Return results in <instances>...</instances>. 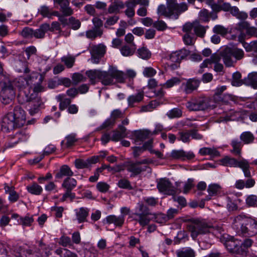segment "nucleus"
<instances>
[{
  "label": "nucleus",
  "instance_id": "46",
  "mask_svg": "<svg viewBox=\"0 0 257 257\" xmlns=\"http://www.w3.org/2000/svg\"><path fill=\"white\" fill-rule=\"evenodd\" d=\"M160 104V102L157 100H153L147 105L141 107L140 111L141 112L151 111Z\"/></svg>",
  "mask_w": 257,
  "mask_h": 257
},
{
  "label": "nucleus",
  "instance_id": "3",
  "mask_svg": "<svg viewBox=\"0 0 257 257\" xmlns=\"http://www.w3.org/2000/svg\"><path fill=\"white\" fill-rule=\"evenodd\" d=\"M214 227L211 222L201 218L192 219L187 225V228L194 239L199 234L210 233Z\"/></svg>",
  "mask_w": 257,
  "mask_h": 257
},
{
  "label": "nucleus",
  "instance_id": "58",
  "mask_svg": "<svg viewBox=\"0 0 257 257\" xmlns=\"http://www.w3.org/2000/svg\"><path fill=\"white\" fill-rule=\"evenodd\" d=\"M181 82V80L177 77H172L170 79L168 80L166 82L162 85L163 87L166 88H171L174 85L178 84Z\"/></svg>",
  "mask_w": 257,
  "mask_h": 257
},
{
  "label": "nucleus",
  "instance_id": "20",
  "mask_svg": "<svg viewBox=\"0 0 257 257\" xmlns=\"http://www.w3.org/2000/svg\"><path fill=\"white\" fill-rule=\"evenodd\" d=\"M220 55L226 67H231L233 65L234 61L232 58L233 55L231 54L230 48L227 47L224 49L221 52Z\"/></svg>",
  "mask_w": 257,
  "mask_h": 257
},
{
  "label": "nucleus",
  "instance_id": "25",
  "mask_svg": "<svg viewBox=\"0 0 257 257\" xmlns=\"http://www.w3.org/2000/svg\"><path fill=\"white\" fill-rule=\"evenodd\" d=\"M78 139L75 134L72 133L67 136L61 145L63 149L69 148L74 146Z\"/></svg>",
  "mask_w": 257,
  "mask_h": 257
},
{
  "label": "nucleus",
  "instance_id": "64",
  "mask_svg": "<svg viewBox=\"0 0 257 257\" xmlns=\"http://www.w3.org/2000/svg\"><path fill=\"white\" fill-rule=\"evenodd\" d=\"M247 52L253 51L257 53V41H253L244 46Z\"/></svg>",
  "mask_w": 257,
  "mask_h": 257
},
{
  "label": "nucleus",
  "instance_id": "4",
  "mask_svg": "<svg viewBox=\"0 0 257 257\" xmlns=\"http://www.w3.org/2000/svg\"><path fill=\"white\" fill-rule=\"evenodd\" d=\"M234 221H243L240 231L243 235L252 236L257 234V220L244 214H240L234 218Z\"/></svg>",
  "mask_w": 257,
  "mask_h": 257
},
{
  "label": "nucleus",
  "instance_id": "41",
  "mask_svg": "<svg viewBox=\"0 0 257 257\" xmlns=\"http://www.w3.org/2000/svg\"><path fill=\"white\" fill-rule=\"evenodd\" d=\"M106 52V47L102 44L93 46L91 47V54L96 55L99 57H103Z\"/></svg>",
  "mask_w": 257,
  "mask_h": 257
},
{
  "label": "nucleus",
  "instance_id": "23",
  "mask_svg": "<svg viewBox=\"0 0 257 257\" xmlns=\"http://www.w3.org/2000/svg\"><path fill=\"white\" fill-rule=\"evenodd\" d=\"M105 220L107 224H114L116 226L121 227L124 223V217L123 215L117 216L114 215H110L105 218Z\"/></svg>",
  "mask_w": 257,
  "mask_h": 257
},
{
  "label": "nucleus",
  "instance_id": "44",
  "mask_svg": "<svg viewBox=\"0 0 257 257\" xmlns=\"http://www.w3.org/2000/svg\"><path fill=\"white\" fill-rule=\"evenodd\" d=\"M113 77L115 83H123L125 80V73L115 69H112Z\"/></svg>",
  "mask_w": 257,
  "mask_h": 257
},
{
  "label": "nucleus",
  "instance_id": "62",
  "mask_svg": "<svg viewBox=\"0 0 257 257\" xmlns=\"http://www.w3.org/2000/svg\"><path fill=\"white\" fill-rule=\"evenodd\" d=\"M60 11L64 16H70L73 13V11L69 6V3L60 7Z\"/></svg>",
  "mask_w": 257,
  "mask_h": 257
},
{
  "label": "nucleus",
  "instance_id": "21",
  "mask_svg": "<svg viewBox=\"0 0 257 257\" xmlns=\"http://www.w3.org/2000/svg\"><path fill=\"white\" fill-rule=\"evenodd\" d=\"M38 13L43 17L51 19L53 16H58L59 12L54 11L52 8L46 5H43L38 9Z\"/></svg>",
  "mask_w": 257,
  "mask_h": 257
},
{
  "label": "nucleus",
  "instance_id": "36",
  "mask_svg": "<svg viewBox=\"0 0 257 257\" xmlns=\"http://www.w3.org/2000/svg\"><path fill=\"white\" fill-rule=\"evenodd\" d=\"M77 182L76 179L71 177H66L62 184V187L65 190H73L77 186Z\"/></svg>",
  "mask_w": 257,
  "mask_h": 257
},
{
  "label": "nucleus",
  "instance_id": "16",
  "mask_svg": "<svg viewBox=\"0 0 257 257\" xmlns=\"http://www.w3.org/2000/svg\"><path fill=\"white\" fill-rule=\"evenodd\" d=\"M170 156L174 159L185 160L192 159L194 158L195 155L191 152H186L183 150H174L171 152Z\"/></svg>",
  "mask_w": 257,
  "mask_h": 257
},
{
  "label": "nucleus",
  "instance_id": "52",
  "mask_svg": "<svg viewBox=\"0 0 257 257\" xmlns=\"http://www.w3.org/2000/svg\"><path fill=\"white\" fill-rule=\"evenodd\" d=\"M34 221L32 216L26 215L23 217H20L18 220L19 223L23 226H30Z\"/></svg>",
  "mask_w": 257,
  "mask_h": 257
},
{
  "label": "nucleus",
  "instance_id": "15",
  "mask_svg": "<svg viewBox=\"0 0 257 257\" xmlns=\"http://www.w3.org/2000/svg\"><path fill=\"white\" fill-rule=\"evenodd\" d=\"M0 86L2 87L1 92L10 97L15 98V92L12 82L9 79H6L5 81H1Z\"/></svg>",
  "mask_w": 257,
  "mask_h": 257
},
{
  "label": "nucleus",
  "instance_id": "29",
  "mask_svg": "<svg viewBox=\"0 0 257 257\" xmlns=\"http://www.w3.org/2000/svg\"><path fill=\"white\" fill-rule=\"evenodd\" d=\"M49 24L44 23L42 24L39 29L36 30H33V37L37 39H42L44 38L45 33L49 31Z\"/></svg>",
  "mask_w": 257,
  "mask_h": 257
},
{
  "label": "nucleus",
  "instance_id": "17",
  "mask_svg": "<svg viewBox=\"0 0 257 257\" xmlns=\"http://www.w3.org/2000/svg\"><path fill=\"white\" fill-rule=\"evenodd\" d=\"M31 79L32 77L29 75L22 76L12 82L14 87L16 86L20 89H23L26 88L31 84Z\"/></svg>",
  "mask_w": 257,
  "mask_h": 257
},
{
  "label": "nucleus",
  "instance_id": "8",
  "mask_svg": "<svg viewBox=\"0 0 257 257\" xmlns=\"http://www.w3.org/2000/svg\"><path fill=\"white\" fill-rule=\"evenodd\" d=\"M190 54V51L185 48L181 49L179 50L173 52L169 56L170 60L176 64H172L171 67L173 69L177 68L179 66L181 61L185 59Z\"/></svg>",
  "mask_w": 257,
  "mask_h": 257
},
{
  "label": "nucleus",
  "instance_id": "12",
  "mask_svg": "<svg viewBox=\"0 0 257 257\" xmlns=\"http://www.w3.org/2000/svg\"><path fill=\"white\" fill-rule=\"evenodd\" d=\"M241 240L233 237L226 240L225 243L226 248L230 252L237 254H241Z\"/></svg>",
  "mask_w": 257,
  "mask_h": 257
},
{
  "label": "nucleus",
  "instance_id": "31",
  "mask_svg": "<svg viewBox=\"0 0 257 257\" xmlns=\"http://www.w3.org/2000/svg\"><path fill=\"white\" fill-rule=\"evenodd\" d=\"M199 153L201 156L209 155L212 158H214L220 156L219 152L217 150L216 148L214 147H204L201 148L199 150Z\"/></svg>",
  "mask_w": 257,
  "mask_h": 257
},
{
  "label": "nucleus",
  "instance_id": "53",
  "mask_svg": "<svg viewBox=\"0 0 257 257\" xmlns=\"http://www.w3.org/2000/svg\"><path fill=\"white\" fill-rule=\"evenodd\" d=\"M125 6L127 9L124 11L125 15L129 18H132L135 15V8L136 7L134 6L133 5L125 2Z\"/></svg>",
  "mask_w": 257,
  "mask_h": 257
},
{
  "label": "nucleus",
  "instance_id": "57",
  "mask_svg": "<svg viewBox=\"0 0 257 257\" xmlns=\"http://www.w3.org/2000/svg\"><path fill=\"white\" fill-rule=\"evenodd\" d=\"M117 185L120 188L128 190H132L133 189L131 184V182L126 179H121L119 180L118 181Z\"/></svg>",
  "mask_w": 257,
  "mask_h": 257
},
{
  "label": "nucleus",
  "instance_id": "2",
  "mask_svg": "<svg viewBox=\"0 0 257 257\" xmlns=\"http://www.w3.org/2000/svg\"><path fill=\"white\" fill-rule=\"evenodd\" d=\"M188 9V6L185 3L178 4L175 0H168L167 7L164 5L158 6L157 13L160 16L177 20L182 13Z\"/></svg>",
  "mask_w": 257,
  "mask_h": 257
},
{
  "label": "nucleus",
  "instance_id": "60",
  "mask_svg": "<svg viewBox=\"0 0 257 257\" xmlns=\"http://www.w3.org/2000/svg\"><path fill=\"white\" fill-rule=\"evenodd\" d=\"M231 54L236 60H239L244 57V52L241 49L231 48Z\"/></svg>",
  "mask_w": 257,
  "mask_h": 257
},
{
  "label": "nucleus",
  "instance_id": "5",
  "mask_svg": "<svg viewBox=\"0 0 257 257\" xmlns=\"http://www.w3.org/2000/svg\"><path fill=\"white\" fill-rule=\"evenodd\" d=\"M186 106L190 111H201L213 107L214 105L209 103L207 98L200 96L192 98L186 103Z\"/></svg>",
  "mask_w": 257,
  "mask_h": 257
},
{
  "label": "nucleus",
  "instance_id": "49",
  "mask_svg": "<svg viewBox=\"0 0 257 257\" xmlns=\"http://www.w3.org/2000/svg\"><path fill=\"white\" fill-rule=\"evenodd\" d=\"M137 54L138 57L145 60L149 59L151 56V52L145 47L139 48L137 50Z\"/></svg>",
  "mask_w": 257,
  "mask_h": 257
},
{
  "label": "nucleus",
  "instance_id": "50",
  "mask_svg": "<svg viewBox=\"0 0 257 257\" xmlns=\"http://www.w3.org/2000/svg\"><path fill=\"white\" fill-rule=\"evenodd\" d=\"M43 80V77L41 76L39 80V82L34 85L33 89L34 93L31 94H33L34 96L38 97L37 96L38 93L43 92L45 90V88L41 85Z\"/></svg>",
  "mask_w": 257,
  "mask_h": 257
},
{
  "label": "nucleus",
  "instance_id": "24",
  "mask_svg": "<svg viewBox=\"0 0 257 257\" xmlns=\"http://www.w3.org/2000/svg\"><path fill=\"white\" fill-rule=\"evenodd\" d=\"M75 211L76 219L79 223L87 221L86 218L89 215V209L85 207H81L76 209Z\"/></svg>",
  "mask_w": 257,
  "mask_h": 257
},
{
  "label": "nucleus",
  "instance_id": "39",
  "mask_svg": "<svg viewBox=\"0 0 257 257\" xmlns=\"http://www.w3.org/2000/svg\"><path fill=\"white\" fill-rule=\"evenodd\" d=\"M101 71L99 70H90L86 72V74L90 79L92 84H95L96 82L100 79Z\"/></svg>",
  "mask_w": 257,
  "mask_h": 257
},
{
  "label": "nucleus",
  "instance_id": "28",
  "mask_svg": "<svg viewBox=\"0 0 257 257\" xmlns=\"http://www.w3.org/2000/svg\"><path fill=\"white\" fill-rule=\"evenodd\" d=\"M245 84L250 86L254 89H257V72H252L248 74L243 79Z\"/></svg>",
  "mask_w": 257,
  "mask_h": 257
},
{
  "label": "nucleus",
  "instance_id": "37",
  "mask_svg": "<svg viewBox=\"0 0 257 257\" xmlns=\"http://www.w3.org/2000/svg\"><path fill=\"white\" fill-rule=\"evenodd\" d=\"M26 188L29 193L35 195H40L43 191L42 187L36 182L28 185Z\"/></svg>",
  "mask_w": 257,
  "mask_h": 257
},
{
  "label": "nucleus",
  "instance_id": "56",
  "mask_svg": "<svg viewBox=\"0 0 257 257\" xmlns=\"http://www.w3.org/2000/svg\"><path fill=\"white\" fill-rule=\"evenodd\" d=\"M214 33L219 34L221 36H225L228 33V29L220 25H217L213 28Z\"/></svg>",
  "mask_w": 257,
  "mask_h": 257
},
{
  "label": "nucleus",
  "instance_id": "14",
  "mask_svg": "<svg viewBox=\"0 0 257 257\" xmlns=\"http://www.w3.org/2000/svg\"><path fill=\"white\" fill-rule=\"evenodd\" d=\"M125 167L126 170L131 173V177H134L146 171L148 166H140L137 162H128L126 164Z\"/></svg>",
  "mask_w": 257,
  "mask_h": 257
},
{
  "label": "nucleus",
  "instance_id": "32",
  "mask_svg": "<svg viewBox=\"0 0 257 257\" xmlns=\"http://www.w3.org/2000/svg\"><path fill=\"white\" fill-rule=\"evenodd\" d=\"M220 186L217 184H210L208 186L207 192L208 195L205 197V201L210 200L212 196L216 195L220 190Z\"/></svg>",
  "mask_w": 257,
  "mask_h": 257
},
{
  "label": "nucleus",
  "instance_id": "35",
  "mask_svg": "<svg viewBox=\"0 0 257 257\" xmlns=\"http://www.w3.org/2000/svg\"><path fill=\"white\" fill-rule=\"evenodd\" d=\"M177 257H195V251L190 247H183L176 251Z\"/></svg>",
  "mask_w": 257,
  "mask_h": 257
},
{
  "label": "nucleus",
  "instance_id": "22",
  "mask_svg": "<svg viewBox=\"0 0 257 257\" xmlns=\"http://www.w3.org/2000/svg\"><path fill=\"white\" fill-rule=\"evenodd\" d=\"M246 167L242 170L244 177L247 178L244 181V186L245 188H251L254 186L255 180L251 177L249 164H248Z\"/></svg>",
  "mask_w": 257,
  "mask_h": 257
},
{
  "label": "nucleus",
  "instance_id": "18",
  "mask_svg": "<svg viewBox=\"0 0 257 257\" xmlns=\"http://www.w3.org/2000/svg\"><path fill=\"white\" fill-rule=\"evenodd\" d=\"M100 82L104 85H110L115 84L113 77L112 69L107 71H102L100 73Z\"/></svg>",
  "mask_w": 257,
  "mask_h": 257
},
{
  "label": "nucleus",
  "instance_id": "61",
  "mask_svg": "<svg viewBox=\"0 0 257 257\" xmlns=\"http://www.w3.org/2000/svg\"><path fill=\"white\" fill-rule=\"evenodd\" d=\"M246 205L248 207H254L257 204V196L255 195H250L245 199Z\"/></svg>",
  "mask_w": 257,
  "mask_h": 257
},
{
  "label": "nucleus",
  "instance_id": "6",
  "mask_svg": "<svg viewBox=\"0 0 257 257\" xmlns=\"http://www.w3.org/2000/svg\"><path fill=\"white\" fill-rule=\"evenodd\" d=\"M134 214L138 217L136 220L142 226L148 225L151 220L149 215H151V213L149 208L142 202H139L137 203Z\"/></svg>",
  "mask_w": 257,
  "mask_h": 257
},
{
  "label": "nucleus",
  "instance_id": "11",
  "mask_svg": "<svg viewBox=\"0 0 257 257\" xmlns=\"http://www.w3.org/2000/svg\"><path fill=\"white\" fill-rule=\"evenodd\" d=\"M222 164L225 166L230 167H239L242 169H245L249 164L248 161L245 159H242L238 161L233 158L225 157L221 160Z\"/></svg>",
  "mask_w": 257,
  "mask_h": 257
},
{
  "label": "nucleus",
  "instance_id": "40",
  "mask_svg": "<svg viewBox=\"0 0 257 257\" xmlns=\"http://www.w3.org/2000/svg\"><path fill=\"white\" fill-rule=\"evenodd\" d=\"M230 145L232 147L231 152L236 156H240L243 145L241 141L237 139H233L231 141Z\"/></svg>",
  "mask_w": 257,
  "mask_h": 257
},
{
  "label": "nucleus",
  "instance_id": "27",
  "mask_svg": "<svg viewBox=\"0 0 257 257\" xmlns=\"http://www.w3.org/2000/svg\"><path fill=\"white\" fill-rule=\"evenodd\" d=\"M56 99L60 102L59 109L61 110H65L71 102V99L66 97L65 94H59L56 96Z\"/></svg>",
  "mask_w": 257,
  "mask_h": 257
},
{
  "label": "nucleus",
  "instance_id": "59",
  "mask_svg": "<svg viewBox=\"0 0 257 257\" xmlns=\"http://www.w3.org/2000/svg\"><path fill=\"white\" fill-rule=\"evenodd\" d=\"M194 32L197 36L203 37L206 33V29L204 27L198 24H195Z\"/></svg>",
  "mask_w": 257,
  "mask_h": 257
},
{
  "label": "nucleus",
  "instance_id": "51",
  "mask_svg": "<svg viewBox=\"0 0 257 257\" xmlns=\"http://www.w3.org/2000/svg\"><path fill=\"white\" fill-rule=\"evenodd\" d=\"M253 243V240L250 238H246L243 241H241L240 247L241 248V255H245L247 252V249Z\"/></svg>",
  "mask_w": 257,
  "mask_h": 257
},
{
  "label": "nucleus",
  "instance_id": "9",
  "mask_svg": "<svg viewBox=\"0 0 257 257\" xmlns=\"http://www.w3.org/2000/svg\"><path fill=\"white\" fill-rule=\"evenodd\" d=\"M26 101L28 103V106L29 107V113L31 115H33L38 113L42 104L41 99L39 97L34 96L33 94H31L30 96L26 95Z\"/></svg>",
  "mask_w": 257,
  "mask_h": 257
},
{
  "label": "nucleus",
  "instance_id": "30",
  "mask_svg": "<svg viewBox=\"0 0 257 257\" xmlns=\"http://www.w3.org/2000/svg\"><path fill=\"white\" fill-rule=\"evenodd\" d=\"M238 193H228L226 196L227 200V207L229 210H234L236 209L237 206L235 203L236 199L238 196Z\"/></svg>",
  "mask_w": 257,
  "mask_h": 257
},
{
  "label": "nucleus",
  "instance_id": "26",
  "mask_svg": "<svg viewBox=\"0 0 257 257\" xmlns=\"http://www.w3.org/2000/svg\"><path fill=\"white\" fill-rule=\"evenodd\" d=\"M73 175V172L70 167L65 165L60 167L59 171L55 175V178L57 179H62L64 177H71Z\"/></svg>",
  "mask_w": 257,
  "mask_h": 257
},
{
  "label": "nucleus",
  "instance_id": "48",
  "mask_svg": "<svg viewBox=\"0 0 257 257\" xmlns=\"http://www.w3.org/2000/svg\"><path fill=\"white\" fill-rule=\"evenodd\" d=\"M41 248L38 246V247H34L32 249H26V257H43L42 253L41 252Z\"/></svg>",
  "mask_w": 257,
  "mask_h": 257
},
{
  "label": "nucleus",
  "instance_id": "43",
  "mask_svg": "<svg viewBox=\"0 0 257 257\" xmlns=\"http://www.w3.org/2000/svg\"><path fill=\"white\" fill-rule=\"evenodd\" d=\"M254 136L250 132H244L240 136V141L244 144H251L254 142Z\"/></svg>",
  "mask_w": 257,
  "mask_h": 257
},
{
  "label": "nucleus",
  "instance_id": "7",
  "mask_svg": "<svg viewBox=\"0 0 257 257\" xmlns=\"http://www.w3.org/2000/svg\"><path fill=\"white\" fill-rule=\"evenodd\" d=\"M200 83L201 81L197 78L186 79L185 82L182 83L180 90L186 94H191L197 90Z\"/></svg>",
  "mask_w": 257,
  "mask_h": 257
},
{
  "label": "nucleus",
  "instance_id": "45",
  "mask_svg": "<svg viewBox=\"0 0 257 257\" xmlns=\"http://www.w3.org/2000/svg\"><path fill=\"white\" fill-rule=\"evenodd\" d=\"M102 34V29H96L92 28V29L86 32V36L87 38L93 40L97 37H101Z\"/></svg>",
  "mask_w": 257,
  "mask_h": 257
},
{
  "label": "nucleus",
  "instance_id": "10",
  "mask_svg": "<svg viewBox=\"0 0 257 257\" xmlns=\"http://www.w3.org/2000/svg\"><path fill=\"white\" fill-rule=\"evenodd\" d=\"M157 188L160 192L169 195H174L176 193V189L171 182L166 178L160 179L157 183Z\"/></svg>",
  "mask_w": 257,
  "mask_h": 257
},
{
  "label": "nucleus",
  "instance_id": "38",
  "mask_svg": "<svg viewBox=\"0 0 257 257\" xmlns=\"http://www.w3.org/2000/svg\"><path fill=\"white\" fill-rule=\"evenodd\" d=\"M150 133L148 130L137 131L134 133V137L136 143L141 141L143 142L148 139Z\"/></svg>",
  "mask_w": 257,
  "mask_h": 257
},
{
  "label": "nucleus",
  "instance_id": "33",
  "mask_svg": "<svg viewBox=\"0 0 257 257\" xmlns=\"http://www.w3.org/2000/svg\"><path fill=\"white\" fill-rule=\"evenodd\" d=\"M15 137L18 139V141L7 144L6 146L7 148H12L14 147L15 145L17 144L19 141L22 142L27 141L29 136L25 131H23L17 132L15 135Z\"/></svg>",
  "mask_w": 257,
  "mask_h": 257
},
{
  "label": "nucleus",
  "instance_id": "13",
  "mask_svg": "<svg viewBox=\"0 0 257 257\" xmlns=\"http://www.w3.org/2000/svg\"><path fill=\"white\" fill-rule=\"evenodd\" d=\"M223 9V11L229 12L233 16L240 20H244L248 17L247 13L244 12H240L237 7H232L228 3H224Z\"/></svg>",
  "mask_w": 257,
  "mask_h": 257
},
{
  "label": "nucleus",
  "instance_id": "42",
  "mask_svg": "<svg viewBox=\"0 0 257 257\" xmlns=\"http://www.w3.org/2000/svg\"><path fill=\"white\" fill-rule=\"evenodd\" d=\"M221 57V55H219L218 54H213L211 55L210 58L206 59L201 64V67L205 68L208 67V65L211 64L219 63L220 61Z\"/></svg>",
  "mask_w": 257,
  "mask_h": 257
},
{
  "label": "nucleus",
  "instance_id": "47",
  "mask_svg": "<svg viewBox=\"0 0 257 257\" xmlns=\"http://www.w3.org/2000/svg\"><path fill=\"white\" fill-rule=\"evenodd\" d=\"M226 86L223 85L218 86L215 89L214 94L213 96V99L215 102H219L223 101V99L221 97V95L226 89Z\"/></svg>",
  "mask_w": 257,
  "mask_h": 257
},
{
  "label": "nucleus",
  "instance_id": "34",
  "mask_svg": "<svg viewBox=\"0 0 257 257\" xmlns=\"http://www.w3.org/2000/svg\"><path fill=\"white\" fill-rule=\"evenodd\" d=\"M136 48L135 44H133V45L125 44L121 47L120 51L123 56L127 57L132 56L134 54Z\"/></svg>",
  "mask_w": 257,
  "mask_h": 257
},
{
  "label": "nucleus",
  "instance_id": "54",
  "mask_svg": "<svg viewBox=\"0 0 257 257\" xmlns=\"http://www.w3.org/2000/svg\"><path fill=\"white\" fill-rule=\"evenodd\" d=\"M183 39L186 45L192 46L195 41L194 34H185L183 37Z\"/></svg>",
  "mask_w": 257,
  "mask_h": 257
},
{
  "label": "nucleus",
  "instance_id": "1",
  "mask_svg": "<svg viewBox=\"0 0 257 257\" xmlns=\"http://www.w3.org/2000/svg\"><path fill=\"white\" fill-rule=\"evenodd\" d=\"M25 111L20 106H16L13 112H10L2 118V128L8 132L15 128L20 127L26 123Z\"/></svg>",
  "mask_w": 257,
  "mask_h": 257
},
{
  "label": "nucleus",
  "instance_id": "55",
  "mask_svg": "<svg viewBox=\"0 0 257 257\" xmlns=\"http://www.w3.org/2000/svg\"><path fill=\"white\" fill-rule=\"evenodd\" d=\"M190 131H181L179 132V137L178 140L183 143H189L190 141Z\"/></svg>",
  "mask_w": 257,
  "mask_h": 257
},
{
  "label": "nucleus",
  "instance_id": "19",
  "mask_svg": "<svg viewBox=\"0 0 257 257\" xmlns=\"http://www.w3.org/2000/svg\"><path fill=\"white\" fill-rule=\"evenodd\" d=\"M144 97V93L143 91H139L137 93L130 95L127 98L128 107H135L136 104L140 103L143 100Z\"/></svg>",
  "mask_w": 257,
  "mask_h": 257
},
{
  "label": "nucleus",
  "instance_id": "63",
  "mask_svg": "<svg viewBox=\"0 0 257 257\" xmlns=\"http://www.w3.org/2000/svg\"><path fill=\"white\" fill-rule=\"evenodd\" d=\"M156 73V70L152 67H146L143 71V74L146 77H153Z\"/></svg>",
  "mask_w": 257,
  "mask_h": 257
}]
</instances>
